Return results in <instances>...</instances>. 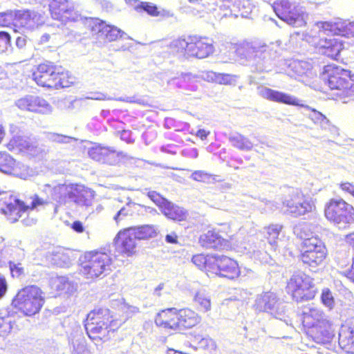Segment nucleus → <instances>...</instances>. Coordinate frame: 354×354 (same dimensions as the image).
<instances>
[{
  "label": "nucleus",
  "mask_w": 354,
  "mask_h": 354,
  "mask_svg": "<svg viewBox=\"0 0 354 354\" xmlns=\"http://www.w3.org/2000/svg\"><path fill=\"white\" fill-rule=\"evenodd\" d=\"M32 76L38 86L50 89L68 88L75 83L74 76L68 70L50 61L39 64Z\"/></svg>",
  "instance_id": "1"
},
{
  "label": "nucleus",
  "mask_w": 354,
  "mask_h": 354,
  "mask_svg": "<svg viewBox=\"0 0 354 354\" xmlns=\"http://www.w3.org/2000/svg\"><path fill=\"white\" fill-rule=\"evenodd\" d=\"M320 77L330 90L340 91L345 97H354V73L334 64L325 65Z\"/></svg>",
  "instance_id": "2"
},
{
  "label": "nucleus",
  "mask_w": 354,
  "mask_h": 354,
  "mask_svg": "<svg viewBox=\"0 0 354 354\" xmlns=\"http://www.w3.org/2000/svg\"><path fill=\"white\" fill-rule=\"evenodd\" d=\"M201 321L200 317L189 308L178 310L176 308H168L158 313L155 319L158 326L174 330L191 328Z\"/></svg>",
  "instance_id": "3"
},
{
  "label": "nucleus",
  "mask_w": 354,
  "mask_h": 354,
  "mask_svg": "<svg viewBox=\"0 0 354 354\" xmlns=\"http://www.w3.org/2000/svg\"><path fill=\"white\" fill-rule=\"evenodd\" d=\"M114 257L110 250L106 249L87 252L82 261L80 272L90 279L106 276L111 270Z\"/></svg>",
  "instance_id": "4"
},
{
  "label": "nucleus",
  "mask_w": 354,
  "mask_h": 354,
  "mask_svg": "<svg viewBox=\"0 0 354 354\" xmlns=\"http://www.w3.org/2000/svg\"><path fill=\"white\" fill-rule=\"evenodd\" d=\"M174 47L178 52L198 59L206 58L214 51L212 39L198 35L178 38L174 42Z\"/></svg>",
  "instance_id": "5"
},
{
  "label": "nucleus",
  "mask_w": 354,
  "mask_h": 354,
  "mask_svg": "<svg viewBox=\"0 0 354 354\" xmlns=\"http://www.w3.org/2000/svg\"><path fill=\"white\" fill-rule=\"evenodd\" d=\"M110 312L109 309H97L90 312L85 322V329L89 338L92 340H102L109 339L112 328Z\"/></svg>",
  "instance_id": "6"
},
{
  "label": "nucleus",
  "mask_w": 354,
  "mask_h": 354,
  "mask_svg": "<svg viewBox=\"0 0 354 354\" xmlns=\"http://www.w3.org/2000/svg\"><path fill=\"white\" fill-rule=\"evenodd\" d=\"M44 303L41 289L36 286H28L17 292L12 305L25 315L32 316L39 313Z\"/></svg>",
  "instance_id": "7"
},
{
  "label": "nucleus",
  "mask_w": 354,
  "mask_h": 354,
  "mask_svg": "<svg viewBox=\"0 0 354 354\" xmlns=\"http://www.w3.org/2000/svg\"><path fill=\"white\" fill-rule=\"evenodd\" d=\"M325 216L340 230L354 223V208L342 199H331L325 207Z\"/></svg>",
  "instance_id": "8"
},
{
  "label": "nucleus",
  "mask_w": 354,
  "mask_h": 354,
  "mask_svg": "<svg viewBox=\"0 0 354 354\" xmlns=\"http://www.w3.org/2000/svg\"><path fill=\"white\" fill-rule=\"evenodd\" d=\"M282 205L285 212L295 218L304 216L315 209L313 198L305 196L298 189H291L283 199Z\"/></svg>",
  "instance_id": "9"
},
{
  "label": "nucleus",
  "mask_w": 354,
  "mask_h": 354,
  "mask_svg": "<svg viewBox=\"0 0 354 354\" xmlns=\"http://www.w3.org/2000/svg\"><path fill=\"white\" fill-rule=\"evenodd\" d=\"M253 306L256 311L268 313L288 324L289 320L286 316V305L275 293L269 291L258 295Z\"/></svg>",
  "instance_id": "10"
},
{
  "label": "nucleus",
  "mask_w": 354,
  "mask_h": 354,
  "mask_svg": "<svg viewBox=\"0 0 354 354\" xmlns=\"http://www.w3.org/2000/svg\"><path fill=\"white\" fill-rule=\"evenodd\" d=\"M287 290L298 302L312 299L316 293L313 279L304 272H296L290 277Z\"/></svg>",
  "instance_id": "11"
},
{
  "label": "nucleus",
  "mask_w": 354,
  "mask_h": 354,
  "mask_svg": "<svg viewBox=\"0 0 354 354\" xmlns=\"http://www.w3.org/2000/svg\"><path fill=\"white\" fill-rule=\"evenodd\" d=\"M272 8L277 16L290 25L304 23V12L295 3L289 0H277L273 3Z\"/></svg>",
  "instance_id": "12"
},
{
  "label": "nucleus",
  "mask_w": 354,
  "mask_h": 354,
  "mask_svg": "<svg viewBox=\"0 0 354 354\" xmlns=\"http://www.w3.org/2000/svg\"><path fill=\"white\" fill-rule=\"evenodd\" d=\"M14 28L18 31H31L42 24V15L30 9L15 10Z\"/></svg>",
  "instance_id": "13"
},
{
  "label": "nucleus",
  "mask_w": 354,
  "mask_h": 354,
  "mask_svg": "<svg viewBox=\"0 0 354 354\" xmlns=\"http://www.w3.org/2000/svg\"><path fill=\"white\" fill-rule=\"evenodd\" d=\"M88 154L93 160L109 165H115L121 158H127V155L122 151H117L113 147L101 145L90 148Z\"/></svg>",
  "instance_id": "14"
},
{
  "label": "nucleus",
  "mask_w": 354,
  "mask_h": 354,
  "mask_svg": "<svg viewBox=\"0 0 354 354\" xmlns=\"http://www.w3.org/2000/svg\"><path fill=\"white\" fill-rule=\"evenodd\" d=\"M49 10L53 19L62 23L75 21L78 17L73 5L67 0H52Z\"/></svg>",
  "instance_id": "15"
},
{
  "label": "nucleus",
  "mask_w": 354,
  "mask_h": 354,
  "mask_svg": "<svg viewBox=\"0 0 354 354\" xmlns=\"http://www.w3.org/2000/svg\"><path fill=\"white\" fill-rule=\"evenodd\" d=\"M214 257L215 261L211 273L230 279L239 276L240 270L236 261L226 256L215 255Z\"/></svg>",
  "instance_id": "16"
},
{
  "label": "nucleus",
  "mask_w": 354,
  "mask_h": 354,
  "mask_svg": "<svg viewBox=\"0 0 354 354\" xmlns=\"http://www.w3.org/2000/svg\"><path fill=\"white\" fill-rule=\"evenodd\" d=\"M314 46L324 55L337 60L340 53L344 49V41L335 37L319 38L313 41Z\"/></svg>",
  "instance_id": "17"
},
{
  "label": "nucleus",
  "mask_w": 354,
  "mask_h": 354,
  "mask_svg": "<svg viewBox=\"0 0 354 354\" xmlns=\"http://www.w3.org/2000/svg\"><path fill=\"white\" fill-rule=\"evenodd\" d=\"M308 335L316 343L326 344L330 343L335 337V328L328 319L307 330Z\"/></svg>",
  "instance_id": "18"
},
{
  "label": "nucleus",
  "mask_w": 354,
  "mask_h": 354,
  "mask_svg": "<svg viewBox=\"0 0 354 354\" xmlns=\"http://www.w3.org/2000/svg\"><path fill=\"white\" fill-rule=\"evenodd\" d=\"M1 195L5 196V197L3 198L5 200V206L0 207V212L5 214L11 223L17 221L18 219L21 217L22 214H24L29 209V205H26L25 202L18 199H13L14 203L12 201L8 202L6 201L7 194L0 192V196ZM8 200L12 201V199L11 197H9Z\"/></svg>",
  "instance_id": "19"
},
{
  "label": "nucleus",
  "mask_w": 354,
  "mask_h": 354,
  "mask_svg": "<svg viewBox=\"0 0 354 354\" xmlns=\"http://www.w3.org/2000/svg\"><path fill=\"white\" fill-rule=\"evenodd\" d=\"M116 250L118 252L129 257L136 252L137 239L129 228L118 232L115 239Z\"/></svg>",
  "instance_id": "20"
},
{
  "label": "nucleus",
  "mask_w": 354,
  "mask_h": 354,
  "mask_svg": "<svg viewBox=\"0 0 354 354\" xmlns=\"http://www.w3.org/2000/svg\"><path fill=\"white\" fill-rule=\"evenodd\" d=\"M302 315L303 324L308 330L330 319L322 310L313 306L304 308Z\"/></svg>",
  "instance_id": "21"
},
{
  "label": "nucleus",
  "mask_w": 354,
  "mask_h": 354,
  "mask_svg": "<svg viewBox=\"0 0 354 354\" xmlns=\"http://www.w3.org/2000/svg\"><path fill=\"white\" fill-rule=\"evenodd\" d=\"M93 31L97 37L105 42L117 41L122 38L123 32L117 28L106 24L104 21L96 23L93 27Z\"/></svg>",
  "instance_id": "22"
},
{
  "label": "nucleus",
  "mask_w": 354,
  "mask_h": 354,
  "mask_svg": "<svg viewBox=\"0 0 354 354\" xmlns=\"http://www.w3.org/2000/svg\"><path fill=\"white\" fill-rule=\"evenodd\" d=\"M339 344L348 353H354V321L342 324L339 332Z\"/></svg>",
  "instance_id": "23"
},
{
  "label": "nucleus",
  "mask_w": 354,
  "mask_h": 354,
  "mask_svg": "<svg viewBox=\"0 0 354 354\" xmlns=\"http://www.w3.org/2000/svg\"><path fill=\"white\" fill-rule=\"evenodd\" d=\"M16 105L22 111H43L49 109V104L44 99L34 95L20 98Z\"/></svg>",
  "instance_id": "24"
},
{
  "label": "nucleus",
  "mask_w": 354,
  "mask_h": 354,
  "mask_svg": "<svg viewBox=\"0 0 354 354\" xmlns=\"http://www.w3.org/2000/svg\"><path fill=\"white\" fill-rule=\"evenodd\" d=\"M263 96L267 100L277 103L304 106L301 101L295 96L272 88H266L263 91Z\"/></svg>",
  "instance_id": "25"
},
{
  "label": "nucleus",
  "mask_w": 354,
  "mask_h": 354,
  "mask_svg": "<svg viewBox=\"0 0 354 354\" xmlns=\"http://www.w3.org/2000/svg\"><path fill=\"white\" fill-rule=\"evenodd\" d=\"M199 242L203 248L222 250L228 246V242L218 232L209 230L200 236Z\"/></svg>",
  "instance_id": "26"
},
{
  "label": "nucleus",
  "mask_w": 354,
  "mask_h": 354,
  "mask_svg": "<svg viewBox=\"0 0 354 354\" xmlns=\"http://www.w3.org/2000/svg\"><path fill=\"white\" fill-rule=\"evenodd\" d=\"M94 196L93 191L83 185H73L71 201L82 206L91 205Z\"/></svg>",
  "instance_id": "27"
},
{
  "label": "nucleus",
  "mask_w": 354,
  "mask_h": 354,
  "mask_svg": "<svg viewBox=\"0 0 354 354\" xmlns=\"http://www.w3.org/2000/svg\"><path fill=\"white\" fill-rule=\"evenodd\" d=\"M134 10L138 13L145 12L153 17H168L169 12L165 10H159L158 7L153 3L149 1H140L134 6Z\"/></svg>",
  "instance_id": "28"
},
{
  "label": "nucleus",
  "mask_w": 354,
  "mask_h": 354,
  "mask_svg": "<svg viewBox=\"0 0 354 354\" xmlns=\"http://www.w3.org/2000/svg\"><path fill=\"white\" fill-rule=\"evenodd\" d=\"M73 185L60 184L54 187L51 192V198L59 205L66 204L71 201Z\"/></svg>",
  "instance_id": "29"
},
{
  "label": "nucleus",
  "mask_w": 354,
  "mask_h": 354,
  "mask_svg": "<svg viewBox=\"0 0 354 354\" xmlns=\"http://www.w3.org/2000/svg\"><path fill=\"white\" fill-rule=\"evenodd\" d=\"M162 212L166 217L176 221H185L188 216L187 212L185 209L169 201L163 205Z\"/></svg>",
  "instance_id": "30"
},
{
  "label": "nucleus",
  "mask_w": 354,
  "mask_h": 354,
  "mask_svg": "<svg viewBox=\"0 0 354 354\" xmlns=\"http://www.w3.org/2000/svg\"><path fill=\"white\" fill-rule=\"evenodd\" d=\"M72 252L62 248H57L50 253L51 262L59 267H66L71 264Z\"/></svg>",
  "instance_id": "31"
},
{
  "label": "nucleus",
  "mask_w": 354,
  "mask_h": 354,
  "mask_svg": "<svg viewBox=\"0 0 354 354\" xmlns=\"http://www.w3.org/2000/svg\"><path fill=\"white\" fill-rule=\"evenodd\" d=\"M319 30L324 34L341 36L342 19H337L334 21H319L315 23Z\"/></svg>",
  "instance_id": "32"
},
{
  "label": "nucleus",
  "mask_w": 354,
  "mask_h": 354,
  "mask_svg": "<svg viewBox=\"0 0 354 354\" xmlns=\"http://www.w3.org/2000/svg\"><path fill=\"white\" fill-rule=\"evenodd\" d=\"M326 256V252L301 250L300 259L304 264L315 268L323 262Z\"/></svg>",
  "instance_id": "33"
},
{
  "label": "nucleus",
  "mask_w": 354,
  "mask_h": 354,
  "mask_svg": "<svg viewBox=\"0 0 354 354\" xmlns=\"http://www.w3.org/2000/svg\"><path fill=\"white\" fill-rule=\"evenodd\" d=\"M309 118L315 124H319L324 129L328 130L333 136H339V129L337 127L331 125L330 121L322 112H310Z\"/></svg>",
  "instance_id": "34"
},
{
  "label": "nucleus",
  "mask_w": 354,
  "mask_h": 354,
  "mask_svg": "<svg viewBox=\"0 0 354 354\" xmlns=\"http://www.w3.org/2000/svg\"><path fill=\"white\" fill-rule=\"evenodd\" d=\"M138 240L147 239L156 236V228L153 225H142L128 227Z\"/></svg>",
  "instance_id": "35"
},
{
  "label": "nucleus",
  "mask_w": 354,
  "mask_h": 354,
  "mask_svg": "<svg viewBox=\"0 0 354 354\" xmlns=\"http://www.w3.org/2000/svg\"><path fill=\"white\" fill-rule=\"evenodd\" d=\"M215 255H194L192 262L201 270L205 269L207 272H212V267L215 261Z\"/></svg>",
  "instance_id": "36"
},
{
  "label": "nucleus",
  "mask_w": 354,
  "mask_h": 354,
  "mask_svg": "<svg viewBox=\"0 0 354 354\" xmlns=\"http://www.w3.org/2000/svg\"><path fill=\"white\" fill-rule=\"evenodd\" d=\"M174 84L181 88H187L189 90L196 89V80L194 75L191 74H181L180 75L174 79Z\"/></svg>",
  "instance_id": "37"
},
{
  "label": "nucleus",
  "mask_w": 354,
  "mask_h": 354,
  "mask_svg": "<svg viewBox=\"0 0 354 354\" xmlns=\"http://www.w3.org/2000/svg\"><path fill=\"white\" fill-rule=\"evenodd\" d=\"M301 250L326 252V250L323 242L317 237H311L305 239L303 242Z\"/></svg>",
  "instance_id": "38"
},
{
  "label": "nucleus",
  "mask_w": 354,
  "mask_h": 354,
  "mask_svg": "<svg viewBox=\"0 0 354 354\" xmlns=\"http://www.w3.org/2000/svg\"><path fill=\"white\" fill-rule=\"evenodd\" d=\"M230 142L232 146L243 151H250L253 147L252 143L248 138L240 134L231 136L230 138Z\"/></svg>",
  "instance_id": "39"
},
{
  "label": "nucleus",
  "mask_w": 354,
  "mask_h": 354,
  "mask_svg": "<svg viewBox=\"0 0 354 354\" xmlns=\"http://www.w3.org/2000/svg\"><path fill=\"white\" fill-rule=\"evenodd\" d=\"M281 229L282 226L277 224L270 225L264 229L266 239L271 245H274L276 243V240L278 239Z\"/></svg>",
  "instance_id": "40"
},
{
  "label": "nucleus",
  "mask_w": 354,
  "mask_h": 354,
  "mask_svg": "<svg viewBox=\"0 0 354 354\" xmlns=\"http://www.w3.org/2000/svg\"><path fill=\"white\" fill-rule=\"evenodd\" d=\"M194 301L201 310L207 312L211 309L210 299L205 292H197L194 297Z\"/></svg>",
  "instance_id": "41"
},
{
  "label": "nucleus",
  "mask_w": 354,
  "mask_h": 354,
  "mask_svg": "<svg viewBox=\"0 0 354 354\" xmlns=\"http://www.w3.org/2000/svg\"><path fill=\"white\" fill-rule=\"evenodd\" d=\"M197 346L204 351L205 354H213L216 349V342L209 337H203L198 340Z\"/></svg>",
  "instance_id": "42"
},
{
  "label": "nucleus",
  "mask_w": 354,
  "mask_h": 354,
  "mask_svg": "<svg viewBox=\"0 0 354 354\" xmlns=\"http://www.w3.org/2000/svg\"><path fill=\"white\" fill-rule=\"evenodd\" d=\"M139 206L140 205L133 202L127 203L126 205L122 207L115 214L114 216V220L116 221V223H118L126 216L131 215L133 212V210L136 209V207Z\"/></svg>",
  "instance_id": "43"
},
{
  "label": "nucleus",
  "mask_w": 354,
  "mask_h": 354,
  "mask_svg": "<svg viewBox=\"0 0 354 354\" xmlns=\"http://www.w3.org/2000/svg\"><path fill=\"white\" fill-rule=\"evenodd\" d=\"M15 10L0 12V27H14Z\"/></svg>",
  "instance_id": "44"
},
{
  "label": "nucleus",
  "mask_w": 354,
  "mask_h": 354,
  "mask_svg": "<svg viewBox=\"0 0 354 354\" xmlns=\"http://www.w3.org/2000/svg\"><path fill=\"white\" fill-rule=\"evenodd\" d=\"M73 349L72 354H91L89 350L86 348V341L84 337H80L75 341L73 342Z\"/></svg>",
  "instance_id": "45"
},
{
  "label": "nucleus",
  "mask_w": 354,
  "mask_h": 354,
  "mask_svg": "<svg viewBox=\"0 0 354 354\" xmlns=\"http://www.w3.org/2000/svg\"><path fill=\"white\" fill-rule=\"evenodd\" d=\"M321 300L326 307L330 310L333 308L335 306V299L332 292L328 288H324L322 290Z\"/></svg>",
  "instance_id": "46"
},
{
  "label": "nucleus",
  "mask_w": 354,
  "mask_h": 354,
  "mask_svg": "<svg viewBox=\"0 0 354 354\" xmlns=\"http://www.w3.org/2000/svg\"><path fill=\"white\" fill-rule=\"evenodd\" d=\"M30 200V202L26 200L25 203L26 205H29V209H33L41 206H45L49 203L48 200L44 199L37 194H34L32 196H31Z\"/></svg>",
  "instance_id": "47"
},
{
  "label": "nucleus",
  "mask_w": 354,
  "mask_h": 354,
  "mask_svg": "<svg viewBox=\"0 0 354 354\" xmlns=\"http://www.w3.org/2000/svg\"><path fill=\"white\" fill-rule=\"evenodd\" d=\"M341 36L344 37H354V21H347L342 19Z\"/></svg>",
  "instance_id": "48"
},
{
  "label": "nucleus",
  "mask_w": 354,
  "mask_h": 354,
  "mask_svg": "<svg viewBox=\"0 0 354 354\" xmlns=\"http://www.w3.org/2000/svg\"><path fill=\"white\" fill-rule=\"evenodd\" d=\"M10 35L8 32L0 31V53H4L10 46Z\"/></svg>",
  "instance_id": "49"
},
{
  "label": "nucleus",
  "mask_w": 354,
  "mask_h": 354,
  "mask_svg": "<svg viewBox=\"0 0 354 354\" xmlns=\"http://www.w3.org/2000/svg\"><path fill=\"white\" fill-rule=\"evenodd\" d=\"M12 329L11 319L9 317H0V336L9 333Z\"/></svg>",
  "instance_id": "50"
},
{
  "label": "nucleus",
  "mask_w": 354,
  "mask_h": 354,
  "mask_svg": "<svg viewBox=\"0 0 354 354\" xmlns=\"http://www.w3.org/2000/svg\"><path fill=\"white\" fill-rule=\"evenodd\" d=\"M212 175L203 171H195L191 175V178L195 181L209 183Z\"/></svg>",
  "instance_id": "51"
},
{
  "label": "nucleus",
  "mask_w": 354,
  "mask_h": 354,
  "mask_svg": "<svg viewBox=\"0 0 354 354\" xmlns=\"http://www.w3.org/2000/svg\"><path fill=\"white\" fill-rule=\"evenodd\" d=\"M9 267L11 274L14 277H19L24 274V268L20 263H15L14 261H9Z\"/></svg>",
  "instance_id": "52"
},
{
  "label": "nucleus",
  "mask_w": 354,
  "mask_h": 354,
  "mask_svg": "<svg viewBox=\"0 0 354 354\" xmlns=\"http://www.w3.org/2000/svg\"><path fill=\"white\" fill-rule=\"evenodd\" d=\"M147 196L149 198L154 202L158 206H159L161 209L163 207V205L168 201L167 199L160 196L158 193L155 191H150L148 192Z\"/></svg>",
  "instance_id": "53"
},
{
  "label": "nucleus",
  "mask_w": 354,
  "mask_h": 354,
  "mask_svg": "<svg viewBox=\"0 0 354 354\" xmlns=\"http://www.w3.org/2000/svg\"><path fill=\"white\" fill-rule=\"evenodd\" d=\"M12 162V158L6 153L0 152V171L6 172L8 166Z\"/></svg>",
  "instance_id": "54"
},
{
  "label": "nucleus",
  "mask_w": 354,
  "mask_h": 354,
  "mask_svg": "<svg viewBox=\"0 0 354 354\" xmlns=\"http://www.w3.org/2000/svg\"><path fill=\"white\" fill-rule=\"evenodd\" d=\"M48 138L54 142H57L60 143H66L68 142L69 140L73 139V138L71 137L54 133H50L48 135Z\"/></svg>",
  "instance_id": "55"
},
{
  "label": "nucleus",
  "mask_w": 354,
  "mask_h": 354,
  "mask_svg": "<svg viewBox=\"0 0 354 354\" xmlns=\"http://www.w3.org/2000/svg\"><path fill=\"white\" fill-rule=\"evenodd\" d=\"M218 81L221 84H231L234 81V76L230 74H221L218 77Z\"/></svg>",
  "instance_id": "56"
},
{
  "label": "nucleus",
  "mask_w": 354,
  "mask_h": 354,
  "mask_svg": "<svg viewBox=\"0 0 354 354\" xmlns=\"http://www.w3.org/2000/svg\"><path fill=\"white\" fill-rule=\"evenodd\" d=\"M260 201L265 205V206H266L265 211L266 212H267V211L273 212V211L276 210L277 209H278V207H278L279 204L274 201H269L266 198H261Z\"/></svg>",
  "instance_id": "57"
},
{
  "label": "nucleus",
  "mask_w": 354,
  "mask_h": 354,
  "mask_svg": "<svg viewBox=\"0 0 354 354\" xmlns=\"http://www.w3.org/2000/svg\"><path fill=\"white\" fill-rule=\"evenodd\" d=\"M122 310L127 314V316L128 317H130L133 315L138 313L139 312V308L136 306L125 304L122 306Z\"/></svg>",
  "instance_id": "58"
},
{
  "label": "nucleus",
  "mask_w": 354,
  "mask_h": 354,
  "mask_svg": "<svg viewBox=\"0 0 354 354\" xmlns=\"http://www.w3.org/2000/svg\"><path fill=\"white\" fill-rule=\"evenodd\" d=\"M341 189L354 197V185L351 183L346 182L339 185Z\"/></svg>",
  "instance_id": "59"
},
{
  "label": "nucleus",
  "mask_w": 354,
  "mask_h": 354,
  "mask_svg": "<svg viewBox=\"0 0 354 354\" xmlns=\"http://www.w3.org/2000/svg\"><path fill=\"white\" fill-rule=\"evenodd\" d=\"M120 138L122 140L126 141L127 143H132L134 141V140L131 138V133L126 130L121 132Z\"/></svg>",
  "instance_id": "60"
},
{
  "label": "nucleus",
  "mask_w": 354,
  "mask_h": 354,
  "mask_svg": "<svg viewBox=\"0 0 354 354\" xmlns=\"http://www.w3.org/2000/svg\"><path fill=\"white\" fill-rule=\"evenodd\" d=\"M164 125L167 129H175V130L176 131L178 130L177 129L178 126L176 124V122L173 118H167L165 120Z\"/></svg>",
  "instance_id": "61"
},
{
  "label": "nucleus",
  "mask_w": 354,
  "mask_h": 354,
  "mask_svg": "<svg viewBox=\"0 0 354 354\" xmlns=\"http://www.w3.org/2000/svg\"><path fill=\"white\" fill-rule=\"evenodd\" d=\"M7 290V282L4 277L0 276V298H1Z\"/></svg>",
  "instance_id": "62"
},
{
  "label": "nucleus",
  "mask_w": 354,
  "mask_h": 354,
  "mask_svg": "<svg viewBox=\"0 0 354 354\" xmlns=\"http://www.w3.org/2000/svg\"><path fill=\"white\" fill-rule=\"evenodd\" d=\"M72 229L76 232L81 233L84 232V227L82 222L76 221L73 223Z\"/></svg>",
  "instance_id": "63"
},
{
  "label": "nucleus",
  "mask_w": 354,
  "mask_h": 354,
  "mask_svg": "<svg viewBox=\"0 0 354 354\" xmlns=\"http://www.w3.org/2000/svg\"><path fill=\"white\" fill-rule=\"evenodd\" d=\"M177 235L176 234V233L174 232H172L169 234H167L165 237V241L168 243H171V244H174V243H177Z\"/></svg>",
  "instance_id": "64"
}]
</instances>
